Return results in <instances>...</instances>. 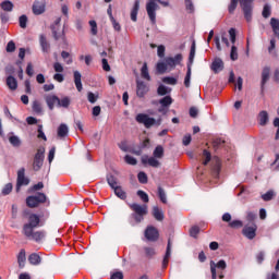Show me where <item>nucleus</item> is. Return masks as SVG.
Returning <instances> with one entry per match:
<instances>
[{"label": "nucleus", "instance_id": "32", "mask_svg": "<svg viewBox=\"0 0 279 279\" xmlns=\"http://www.w3.org/2000/svg\"><path fill=\"white\" fill-rule=\"evenodd\" d=\"M141 76L143 77V80L151 82V76L149 75V69L147 68V63H144L141 69Z\"/></svg>", "mask_w": 279, "mask_h": 279}, {"label": "nucleus", "instance_id": "53", "mask_svg": "<svg viewBox=\"0 0 279 279\" xmlns=\"http://www.w3.org/2000/svg\"><path fill=\"white\" fill-rule=\"evenodd\" d=\"M137 180L141 184H147V173L145 172H140L137 174Z\"/></svg>", "mask_w": 279, "mask_h": 279}, {"label": "nucleus", "instance_id": "41", "mask_svg": "<svg viewBox=\"0 0 279 279\" xmlns=\"http://www.w3.org/2000/svg\"><path fill=\"white\" fill-rule=\"evenodd\" d=\"M61 58L64 59L65 64H73V58L71 57V53H69L68 51H62Z\"/></svg>", "mask_w": 279, "mask_h": 279}, {"label": "nucleus", "instance_id": "40", "mask_svg": "<svg viewBox=\"0 0 279 279\" xmlns=\"http://www.w3.org/2000/svg\"><path fill=\"white\" fill-rule=\"evenodd\" d=\"M33 111H35L36 114H43V105L38 100L33 102Z\"/></svg>", "mask_w": 279, "mask_h": 279}, {"label": "nucleus", "instance_id": "48", "mask_svg": "<svg viewBox=\"0 0 279 279\" xmlns=\"http://www.w3.org/2000/svg\"><path fill=\"white\" fill-rule=\"evenodd\" d=\"M203 158H205L203 165H208L210 162L211 155H210V151H208V149L203 150Z\"/></svg>", "mask_w": 279, "mask_h": 279}, {"label": "nucleus", "instance_id": "38", "mask_svg": "<svg viewBox=\"0 0 279 279\" xmlns=\"http://www.w3.org/2000/svg\"><path fill=\"white\" fill-rule=\"evenodd\" d=\"M230 58L233 62H235V60H239V49L234 45L231 47Z\"/></svg>", "mask_w": 279, "mask_h": 279}, {"label": "nucleus", "instance_id": "20", "mask_svg": "<svg viewBox=\"0 0 279 279\" xmlns=\"http://www.w3.org/2000/svg\"><path fill=\"white\" fill-rule=\"evenodd\" d=\"M242 234L246 236V239H254L256 236V225H253L252 227H244Z\"/></svg>", "mask_w": 279, "mask_h": 279}, {"label": "nucleus", "instance_id": "24", "mask_svg": "<svg viewBox=\"0 0 279 279\" xmlns=\"http://www.w3.org/2000/svg\"><path fill=\"white\" fill-rule=\"evenodd\" d=\"M26 260H27V255L25 253V250L22 248L17 255V263H19L20 269H23V267H25Z\"/></svg>", "mask_w": 279, "mask_h": 279}, {"label": "nucleus", "instance_id": "34", "mask_svg": "<svg viewBox=\"0 0 279 279\" xmlns=\"http://www.w3.org/2000/svg\"><path fill=\"white\" fill-rule=\"evenodd\" d=\"M69 106H71V98L68 96H64L63 98H59L58 108H69Z\"/></svg>", "mask_w": 279, "mask_h": 279}, {"label": "nucleus", "instance_id": "27", "mask_svg": "<svg viewBox=\"0 0 279 279\" xmlns=\"http://www.w3.org/2000/svg\"><path fill=\"white\" fill-rule=\"evenodd\" d=\"M169 258H171V241H168L166 255L162 260V267L163 269H167V265H169Z\"/></svg>", "mask_w": 279, "mask_h": 279}, {"label": "nucleus", "instance_id": "19", "mask_svg": "<svg viewBox=\"0 0 279 279\" xmlns=\"http://www.w3.org/2000/svg\"><path fill=\"white\" fill-rule=\"evenodd\" d=\"M193 60H195V40H193L191 50H190V56H189V65H187V72L185 77H191V64H193Z\"/></svg>", "mask_w": 279, "mask_h": 279}, {"label": "nucleus", "instance_id": "62", "mask_svg": "<svg viewBox=\"0 0 279 279\" xmlns=\"http://www.w3.org/2000/svg\"><path fill=\"white\" fill-rule=\"evenodd\" d=\"M93 36H97V22L95 20L89 21Z\"/></svg>", "mask_w": 279, "mask_h": 279}, {"label": "nucleus", "instance_id": "14", "mask_svg": "<svg viewBox=\"0 0 279 279\" xmlns=\"http://www.w3.org/2000/svg\"><path fill=\"white\" fill-rule=\"evenodd\" d=\"M149 93V87L147 86V84H145V82L143 81H136V95L140 98L145 97V95Z\"/></svg>", "mask_w": 279, "mask_h": 279}, {"label": "nucleus", "instance_id": "9", "mask_svg": "<svg viewBox=\"0 0 279 279\" xmlns=\"http://www.w3.org/2000/svg\"><path fill=\"white\" fill-rule=\"evenodd\" d=\"M28 184H29V179L25 177V168H21L17 171L16 193L21 192V186H27Z\"/></svg>", "mask_w": 279, "mask_h": 279}, {"label": "nucleus", "instance_id": "55", "mask_svg": "<svg viewBox=\"0 0 279 279\" xmlns=\"http://www.w3.org/2000/svg\"><path fill=\"white\" fill-rule=\"evenodd\" d=\"M12 183H7L2 189V195H10V193H12Z\"/></svg>", "mask_w": 279, "mask_h": 279}, {"label": "nucleus", "instance_id": "23", "mask_svg": "<svg viewBox=\"0 0 279 279\" xmlns=\"http://www.w3.org/2000/svg\"><path fill=\"white\" fill-rule=\"evenodd\" d=\"M211 71H214V73L223 71V61L221 59H215L211 63Z\"/></svg>", "mask_w": 279, "mask_h": 279}, {"label": "nucleus", "instance_id": "29", "mask_svg": "<svg viewBox=\"0 0 279 279\" xmlns=\"http://www.w3.org/2000/svg\"><path fill=\"white\" fill-rule=\"evenodd\" d=\"M7 86L10 88V90H16L19 88V82L14 78V76H8L7 77Z\"/></svg>", "mask_w": 279, "mask_h": 279}, {"label": "nucleus", "instance_id": "2", "mask_svg": "<svg viewBox=\"0 0 279 279\" xmlns=\"http://www.w3.org/2000/svg\"><path fill=\"white\" fill-rule=\"evenodd\" d=\"M165 158V148L161 145H158L154 151L153 156L149 157L147 155L142 156V165H148V167H153L154 169H158L160 167V160Z\"/></svg>", "mask_w": 279, "mask_h": 279}, {"label": "nucleus", "instance_id": "31", "mask_svg": "<svg viewBox=\"0 0 279 279\" xmlns=\"http://www.w3.org/2000/svg\"><path fill=\"white\" fill-rule=\"evenodd\" d=\"M153 217H155L157 221H162L165 219V214L162 213V209L158 208V206H155L153 208Z\"/></svg>", "mask_w": 279, "mask_h": 279}, {"label": "nucleus", "instance_id": "13", "mask_svg": "<svg viewBox=\"0 0 279 279\" xmlns=\"http://www.w3.org/2000/svg\"><path fill=\"white\" fill-rule=\"evenodd\" d=\"M270 75H271V68L264 66L262 70V81H260L262 93H265V86H266L267 82H269Z\"/></svg>", "mask_w": 279, "mask_h": 279}, {"label": "nucleus", "instance_id": "59", "mask_svg": "<svg viewBox=\"0 0 279 279\" xmlns=\"http://www.w3.org/2000/svg\"><path fill=\"white\" fill-rule=\"evenodd\" d=\"M53 70L56 71V73H64V66H62V63L60 62L53 63Z\"/></svg>", "mask_w": 279, "mask_h": 279}, {"label": "nucleus", "instance_id": "47", "mask_svg": "<svg viewBox=\"0 0 279 279\" xmlns=\"http://www.w3.org/2000/svg\"><path fill=\"white\" fill-rule=\"evenodd\" d=\"M124 161L126 162V165H131V166H136L138 163V161L136 160V158L130 156V155H126L124 157Z\"/></svg>", "mask_w": 279, "mask_h": 279}, {"label": "nucleus", "instance_id": "42", "mask_svg": "<svg viewBox=\"0 0 279 279\" xmlns=\"http://www.w3.org/2000/svg\"><path fill=\"white\" fill-rule=\"evenodd\" d=\"M113 191L117 197H119L120 199H125V197H128V195L125 194V191H123L121 186L116 187Z\"/></svg>", "mask_w": 279, "mask_h": 279}, {"label": "nucleus", "instance_id": "52", "mask_svg": "<svg viewBox=\"0 0 279 279\" xmlns=\"http://www.w3.org/2000/svg\"><path fill=\"white\" fill-rule=\"evenodd\" d=\"M14 51H16V44H14V41L11 40L7 45V52L8 53H14Z\"/></svg>", "mask_w": 279, "mask_h": 279}, {"label": "nucleus", "instance_id": "35", "mask_svg": "<svg viewBox=\"0 0 279 279\" xmlns=\"http://www.w3.org/2000/svg\"><path fill=\"white\" fill-rule=\"evenodd\" d=\"M107 182H108L109 186H111L113 190L119 187V183L117 181V177H114L112 174H108L107 175Z\"/></svg>", "mask_w": 279, "mask_h": 279}, {"label": "nucleus", "instance_id": "16", "mask_svg": "<svg viewBox=\"0 0 279 279\" xmlns=\"http://www.w3.org/2000/svg\"><path fill=\"white\" fill-rule=\"evenodd\" d=\"M166 66H170V69H173L174 66H178L180 62H182V54H177L175 57H169L165 59Z\"/></svg>", "mask_w": 279, "mask_h": 279}, {"label": "nucleus", "instance_id": "30", "mask_svg": "<svg viewBox=\"0 0 279 279\" xmlns=\"http://www.w3.org/2000/svg\"><path fill=\"white\" fill-rule=\"evenodd\" d=\"M171 94V88L167 87L165 85H159L157 88V95H159V97H165L166 95L169 96Z\"/></svg>", "mask_w": 279, "mask_h": 279}, {"label": "nucleus", "instance_id": "12", "mask_svg": "<svg viewBox=\"0 0 279 279\" xmlns=\"http://www.w3.org/2000/svg\"><path fill=\"white\" fill-rule=\"evenodd\" d=\"M228 267V264L226 260L220 259L217 264L215 262H210V271H211V278L217 279V269H226Z\"/></svg>", "mask_w": 279, "mask_h": 279}, {"label": "nucleus", "instance_id": "18", "mask_svg": "<svg viewBox=\"0 0 279 279\" xmlns=\"http://www.w3.org/2000/svg\"><path fill=\"white\" fill-rule=\"evenodd\" d=\"M39 45L44 53H49V51H51V44H49L47 36L44 34L39 36Z\"/></svg>", "mask_w": 279, "mask_h": 279}, {"label": "nucleus", "instance_id": "36", "mask_svg": "<svg viewBox=\"0 0 279 279\" xmlns=\"http://www.w3.org/2000/svg\"><path fill=\"white\" fill-rule=\"evenodd\" d=\"M0 7L4 12H12L14 10V4L9 0L1 2Z\"/></svg>", "mask_w": 279, "mask_h": 279}, {"label": "nucleus", "instance_id": "26", "mask_svg": "<svg viewBox=\"0 0 279 279\" xmlns=\"http://www.w3.org/2000/svg\"><path fill=\"white\" fill-rule=\"evenodd\" d=\"M74 84L78 93H82V73H80V71H74Z\"/></svg>", "mask_w": 279, "mask_h": 279}, {"label": "nucleus", "instance_id": "1", "mask_svg": "<svg viewBox=\"0 0 279 279\" xmlns=\"http://www.w3.org/2000/svg\"><path fill=\"white\" fill-rule=\"evenodd\" d=\"M40 226V216L36 214H31L28 216V220L24 223L22 233L28 241H34L35 243H43L45 241V236H47V232L44 230L35 231L36 228Z\"/></svg>", "mask_w": 279, "mask_h": 279}, {"label": "nucleus", "instance_id": "6", "mask_svg": "<svg viewBox=\"0 0 279 279\" xmlns=\"http://www.w3.org/2000/svg\"><path fill=\"white\" fill-rule=\"evenodd\" d=\"M44 162H45V147H39L37 149V153L35 154L34 161H33L34 171H40Z\"/></svg>", "mask_w": 279, "mask_h": 279}, {"label": "nucleus", "instance_id": "28", "mask_svg": "<svg viewBox=\"0 0 279 279\" xmlns=\"http://www.w3.org/2000/svg\"><path fill=\"white\" fill-rule=\"evenodd\" d=\"M258 123L262 126L267 125L269 123V113L267 111H260L258 114Z\"/></svg>", "mask_w": 279, "mask_h": 279}, {"label": "nucleus", "instance_id": "4", "mask_svg": "<svg viewBox=\"0 0 279 279\" xmlns=\"http://www.w3.org/2000/svg\"><path fill=\"white\" fill-rule=\"evenodd\" d=\"M131 210H133L132 217L135 219L136 223H141L143 219H145V215L149 213L147 205H141V204H129Z\"/></svg>", "mask_w": 279, "mask_h": 279}, {"label": "nucleus", "instance_id": "10", "mask_svg": "<svg viewBox=\"0 0 279 279\" xmlns=\"http://www.w3.org/2000/svg\"><path fill=\"white\" fill-rule=\"evenodd\" d=\"M160 108L158 109V112H161L162 114H167V110L171 107V104H173V98L171 96H165L161 99H159Z\"/></svg>", "mask_w": 279, "mask_h": 279}, {"label": "nucleus", "instance_id": "49", "mask_svg": "<svg viewBox=\"0 0 279 279\" xmlns=\"http://www.w3.org/2000/svg\"><path fill=\"white\" fill-rule=\"evenodd\" d=\"M158 195L162 204H167V194L165 193V190L162 187H158Z\"/></svg>", "mask_w": 279, "mask_h": 279}, {"label": "nucleus", "instance_id": "51", "mask_svg": "<svg viewBox=\"0 0 279 279\" xmlns=\"http://www.w3.org/2000/svg\"><path fill=\"white\" fill-rule=\"evenodd\" d=\"M20 27L25 29L27 27V15H21L19 19Z\"/></svg>", "mask_w": 279, "mask_h": 279}, {"label": "nucleus", "instance_id": "57", "mask_svg": "<svg viewBox=\"0 0 279 279\" xmlns=\"http://www.w3.org/2000/svg\"><path fill=\"white\" fill-rule=\"evenodd\" d=\"M185 8L192 14V12H195V7L193 5L192 0H185Z\"/></svg>", "mask_w": 279, "mask_h": 279}, {"label": "nucleus", "instance_id": "58", "mask_svg": "<svg viewBox=\"0 0 279 279\" xmlns=\"http://www.w3.org/2000/svg\"><path fill=\"white\" fill-rule=\"evenodd\" d=\"M198 234H199V227L194 226L190 229V236H193L194 239H196Z\"/></svg>", "mask_w": 279, "mask_h": 279}, {"label": "nucleus", "instance_id": "15", "mask_svg": "<svg viewBox=\"0 0 279 279\" xmlns=\"http://www.w3.org/2000/svg\"><path fill=\"white\" fill-rule=\"evenodd\" d=\"M158 229L155 227H147L145 230V238L147 241H158Z\"/></svg>", "mask_w": 279, "mask_h": 279}, {"label": "nucleus", "instance_id": "21", "mask_svg": "<svg viewBox=\"0 0 279 279\" xmlns=\"http://www.w3.org/2000/svg\"><path fill=\"white\" fill-rule=\"evenodd\" d=\"M138 10H141V0H135L134 5L131 10V21L136 23L138 16Z\"/></svg>", "mask_w": 279, "mask_h": 279}, {"label": "nucleus", "instance_id": "17", "mask_svg": "<svg viewBox=\"0 0 279 279\" xmlns=\"http://www.w3.org/2000/svg\"><path fill=\"white\" fill-rule=\"evenodd\" d=\"M45 101L49 110H53V108H56V104L58 106L59 97L53 94H48L45 96Z\"/></svg>", "mask_w": 279, "mask_h": 279}, {"label": "nucleus", "instance_id": "54", "mask_svg": "<svg viewBox=\"0 0 279 279\" xmlns=\"http://www.w3.org/2000/svg\"><path fill=\"white\" fill-rule=\"evenodd\" d=\"M229 228H243V221L241 220H232L231 222H229Z\"/></svg>", "mask_w": 279, "mask_h": 279}, {"label": "nucleus", "instance_id": "44", "mask_svg": "<svg viewBox=\"0 0 279 279\" xmlns=\"http://www.w3.org/2000/svg\"><path fill=\"white\" fill-rule=\"evenodd\" d=\"M37 138H40L41 141H47V135H45V131H43V124H38Z\"/></svg>", "mask_w": 279, "mask_h": 279}, {"label": "nucleus", "instance_id": "3", "mask_svg": "<svg viewBox=\"0 0 279 279\" xmlns=\"http://www.w3.org/2000/svg\"><path fill=\"white\" fill-rule=\"evenodd\" d=\"M135 121L144 125V128H146L147 130H149V128H154V125L159 126L162 123L161 118L156 120L155 118L149 117V114L147 113H138L135 117Z\"/></svg>", "mask_w": 279, "mask_h": 279}, {"label": "nucleus", "instance_id": "7", "mask_svg": "<svg viewBox=\"0 0 279 279\" xmlns=\"http://www.w3.org/2000/svg\"><path fill=\"white\" fill-rule=\"evenodd\" d=\"M254 0H241L240 5L243 10L244 17L250 23L252 21V12L254 10V5L252 4Z\"/></svg>", "mask_w": 279, "mask_h": 279}, {"label": "nucleus", "instance_id": "50", "mask_svg": "<svg viewBox=\"0 0 279 279\" xmlns=\"http://www.w3.org/2000/svg\"><path fill=\"white\" fill-rule=\"evenodd\" d=\"M156 69H157V72L159 73H167V63L158 62Z\"/></svg>", "mask_w": 279, "mask_h": 279}, {"label": "nucleus", "instance_id": "45", "mask_svg": "<svg viewBox=\"0 0 279 279\" xmlns=\"http://www.w3.org/2000/svg\"><path fill=\"white\" fill-rule=\"evenodd\" d=\"M137 195L145 204L149 202V195H147V193H145L143 190H138Z\"/></svg>", "mask_w": 279, "mask_h": 279}, {"label": "nucleus", "instance_id": "56", "mask_svg": "<svg viewBox=\"0 0 279 279\" xmlns=\"http://www.w3.org/2000/svg\"><path fill=\"white\" fill-rule=\"evenodd\" d=\"M45 189V184L43 182H38L37 184L33 185L28 191L29 193H34V191H40Z\"/></svg>", "mask_w": 279, "mask_h": 279}, {"label": "nucleus", "instance_id": "39", "mask_svg": "<svg viewBox=\"0 0 279 279\" xmlns=\"http://www.w3.org/2000/svg\"><path fill=\"white\" fill-rule=\"evenodd\" d=\"M163 84H169L170 86H175L178 84V78L173 76H166L162 78Z\"/></svg>", "mask_w": 279, "mask_h": 279}, {"label": "nucleus", "instance_id": "5", "mask_svg": "<svg viewBox=\"0 0 279 279\" xmlns=\"http://www.w3.org/2000/svg\"><path fill=\"white\" fill-rule=\"evenodd\" d=\"M46 202L47 195H45V193H37L36 195L26 197V205L28 208H38L40 204H45Z\"/></svg>", "mask_w": 279, "mask_h": 279}, {"label": "nucleus", "instance_id": "61", "mask_svg": "<svg viewBox=\"0 0 279 279\" xmlns=\"http://www.w3.org/2000/svg\"><path fill=\"white\" fill-rule=\"evenodd\" d=\"M53 158H56V147H52V148L49 150V154H48V161H49V165H51V162H53Z\"/></svg>", "mask_w": 279, "mask_h": 279}, {"label": "nucleus", "instance_id": "22", "mask_svg": "<svg viewBox=\"0 0 279 279\" xmlns=\"http://www.w3.org/2000/svg\"><path fill=\"white\" fill-rule=\"evenodd\" d=\"M45 12V2L35 1L33 4V14H36V16L44 14Z\"/></svg>", "mask_w": 279, "mask_h": 279}, {"label": "nucleus", "instance_id": "37", "mask_svg": "<svg viewBox=\"0 0 279 279\" xmlns=\"http://www.w3.org/2000/svg\"><path fill=\"white\" fill-rule=\"evenodd\" d=\"M276 193L274 192V190H269L268 192L262 195V199H264V202H271V199H274Z\"/></svg>", "mask_w": 279, "mask_h": 279}, {"label": "nucleus", "instance_id": "33", "mask_svg": "<svg viewBox=\"0 0 279 279\" xmlns=\"http://www.w3.org/2000/svg\"><path fill=\"white\" fill-rule=\"evenodd\" d=\"M41 258H40V255L36 254V253H32L29 256H28V263L31 265H40L41 263Z\"/></svg>", "mask_w": 279, "mask_h": 279}, {"label": "nucleus", "instance_id": "63", "mask_svg": "<svg viewBox=\"0 0 279 279\" xmlns=\"http://www.w3.org/2000/svg\"><path fill=\"white\" fill-rule=\"evenodd\" d=\"M87 99H88L89 104H96L97 102V96H95V94L93 92H89L87 94Z\"/></svg>", "mask_w": 279, "mask_h": 279}, {"label": "nucleus", "instance_id": "60", "mask_svg": "<svg viewBox=\"0 0 279 279\" xmlns=\"http://www.w3.org/2000/svg\"><path fill=\"white\" fill-rule=\"evenodd\" d=\"M229 36H230V40H231L232 45H234V43H236V29L230 28Z\"/></svg>", "mask_w": 279, "mask_h": 279}, {"label": "nucleus", "instance_id": "25", "mask_svg": "<svg viewBox=\"0 0 279 279\" xmlns=\"http://www.w3.org/2000/svg\"><path fill=\"white\" fill-rule=\"evenodd\" d=\"M57 134L59 138H66L69 135V126L66 124H60L57 130Z\"/></svg>", "mask_w": 279, "mask_h": 279}, {"label": "nucleus", "instance_id": "8", "mask_svg": "<svg viewBox=\"0 0 279 279\" xmlns=\"http://www.w3.org/2000/svg\"><path fill=\"white\" fill-rule=\"evenodd\" d=\"M156 1L158 0H148L146 3V12L153 25H156V10H158V3H156Z\"/></svg>", "mask_w": 279, "mask_h": 279}, {"label": "nucleus", "instance_id": "46", "mask_svg": "<svg viewBox=\"0 0 279 279\" xmlns=\"http://www.w3.org/2000/svg\"><path fill=\"white\" fill-rule=\"evenodd\" d=\"M239 5V0H231L228 10L229 14H234V11L236 10V7Z\"/></svg>", "mask_w": 279, "mask_h": 279}, {"label": "nucleus", "instance_id": "11", "mask_svg": "<svg viewBox=\"0 0 279 279\" xmlns=\"http://www.w3.org/2000/svg\"><path fill=\"white\" fill-rule=\"evenodd\" d=\"M61 21H62V19L58 17L54 21V24L51 26V32H52L54 40H60L61 38L64 39V31L58 32V29H60Z\"/></svg>", "mask_w": 279, "mask_h": 279}, {"label": "nucleus", "instance_id": "43", "mask_svg": "<svg viewBox=\"0 0 279 279\" xmlns=\"http://www.w3.org/2000/svg\"><path fill=\"white\" fill-rule=\"evenodd\" d=\"M262 16H264V19H269V16H271V7L269 4L264 5Z\"/></svg>", "mask_w": 279, "mask_h": 279}, {"label": "nucleus", "instance_id": "64", "mask_svg": "<svg viewBox=\"0 0 279 279\" xmlns=\"http://www.w3.org/2000/svg\"><path fill=\"white\" fill-rule=\"evenodd\" d=\"M165 50H166L165 46H162V45L158 46V48H157V56L159 58H162L165 56Z\"/></svg>", "mask_w": 279, "mask_h": 279}]
</instances>
